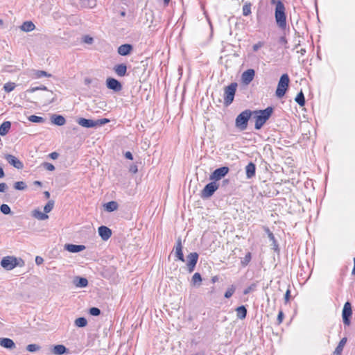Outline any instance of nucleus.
Masks as SVG:
<instances>
[{
    "label": "nucleus",
    "instance_id": "864d4df0",
    "mask_svg": "<svg viewBox=\"0 0 355 355\" xmlns=\"http://www.w3.org/2000/svg\"><path fill=\"white\" fill-rule=\"evenodd\" d=\"M129 171L134 174L136 173L138 171L137 166L136 164L130 165Z\"/></svg>",
    "mask_w": 355,
    "mask_h": 355
},
{
    "label": "nucleus",
    "instance_id": "7ed1b4c3",
    "mask_svg": "<svg viewBox=\"0 0 355 355\" xmlns=\"http://www.w3.org/2000/svg\"><path fill=\"white\" fill-rule=\"evenodd\" d=\"M252 114V111L250 110H245L241 112L235 119V126L241 131L245 130Z\"/></svg>",
    "mask_w": 355,
    "mask_h": 355
},
{
    "label": "nucleus",
    "instance_id": "0e129e2a",
    "mask_svg": "<svg viewBox=\"0 0 355 355\" xmlns=\"http://www.w3.org/2000/svg\"><path fill=\"white\" fill-rule=\"evenodd\" d=\"M280 3H283L281 0H270V3L272 5H275L277 7V4Z\"/></svg>",
    "mask_w": 355,
    "mask_h": 355
},
{
    "label": "nucleus",
    "instance_id": "a878e982",
    "mask_svg": "<svg viewBox=\"0 0 355 355\" xmlns=\"http://www.w3.org/2000/svg\"><path fill=\"white\" fill-rule=\"evenodd\" d=\"M265 230H266V233L268 234V236L270 241L272 242V243L270 245L272 246V248L275 251H278L279 250V247H278V244H277V241H276V239L275 238L274 234H272V232H271L270 231V230L268 227H266Z\"/></svg>",
    "mask_w": 355,
    "mask_h": 355
},
{
    "label": "nucleus",
    "instance_id": "09e8293b",
    "mask_svg": "<svg viewBox=\"0 0 355 355\" xmlns=\"http://www.w3.org/2000/svg\"><path fill=\"white\" fill-rule=\"evenodd\" d=\"M42 166L44 169L47 171H52L55 170V166L51 163L49 162H44L42 163Z\"/></svg>",
    "mask_w": 355,
    "mask_h": 355
},
{
    "label": "nucleus",
    "instance_id": "ddd939ff",
    "mask_svg": "<svg viewBox=\"0 0 355 355\" xmlns=\"http://www.w3.org/2000/svg\"><path fill=\"white\" fill-rule=\"evenodd\" d=\"M255 71L252 69L245 71L241 75L242 83L245 85L250 84L254 79Z\"/></svg>",
    "mask_w": 355,
    "mask_h": 355
},
{
    "label": "nucleus",
    "instance_id": "9d476101",
    "mask_svg": "<svg viewBox=\"0 0 355 355\" xmlns=\"http://www.w3.org/2000/svg\"><path fill=\"white\" fill-rule=\"evenodd\" d=\"M218 185L216 182H211L205 185L202 191V197L209 198L217 190Z\"/></svg>",
    "mask_w": 355,
    "mask_h": 355
},
{
    "label": "nucleus",
    "instance_id": "1a4fd4ad",
    "mask_svg": "<svg viewBox=\"0 0 355 355\" xmlns=\"http://www.w3.org/2000/svg\"><path fill=\"white\" fill-rule=\"evenodd\" d=\"M230 168L227 166H222L216 168L210 175V180L218 181L224 178L228 173Z\"/></svg>",
    "mask_w": 355,
    "mask_h": 355
},
{
    "label": "nucleus",
    "instance_id": "4468645a",
    "mask_svg": "<svg viewBox=\"0 0 355 355\" xmlns=\"http://www.w3.org/2000/svg\"><path fill=\"white\" fill-rule=\"evenodd\" d=\"M175 254L177 259L181 261H184V257L182 252V243L181 238H178L174 247Z\"/></svg>",
    "mask_w": 355,
    "mask_h": 355
},
{
    "label": "nucleus",
    "instance_id": "20e7f679",
    "mask_svg": "<svg viewBox=\"0 0 355 355\" xmlns=\"http://www.w3.org/2000/svg\"><path fill=\"white\" fill-rule=\"evenodd\" d=\"M24 261L21 258L17 259L13 256H7L3 257L1 261V266L7 270H11L16 266H22Z\"/></svg>",
    "mask_w": 355,
    "mask_h": 355
},
{
    "label": "nucleus",
    "instance_id": "2eb2a0df",
    "mask_svg": "<svg viewBox=\"0 0 355 355\" xmlns=\"http://www.w3.org/2000/svg\"><path fill=\"white\" fill-rule=\"evenodd\" d=\"M6 159L8 162L17 169H22L24 167L23 163L15 156L12 155H6Z\"/></svg>",
    "mask_w": 355,
    "mask_h": 355
},
{
    "label": "nucleus",
    "instance_id": "de8ad7c7",
    "mask_svg": "<svg viewBox=\"0 0 355 355\" xmlns=\"http://www.w3.org/2000/svg\"><path fill=\"white\" fill-rule=\"evenodd\" d=\"M82 41L85 44H92L94 42V38L88 35H86L83 37Z\"/></svg>",
    "mask_w": 355,
    "mask_h": 355
},
{
    "label": "nucleus",
    "instance_id": "774afa93",
    "mask_svg": "<svg viewBox=\"0 0 355 355\" xmlns=\"http://www.w3.org/2000/svg\"><path fill=\"white\" fill-rule=\"evenodd\" d=\"M92 82V80L90 78H85V85H89Z\"/></svg>",
    "mask_w": 355,
    "mask_h": 355
},
{
    "label": "nucleus",
    "instance_id": "0eeeda50",
    "mask_svg": "<svg viewBox=\"0 0 355 355\" xmlns=\"http://www.w3.org/2000/svg\"><path fill=\"white\" fill-rule=\"evenodd\" d=\"M237 87L236 83H232L230 85L225 87L224 89V105L227 107L234 101Z\"/></svg>",
    "mask_w": 355,
    "mask_h": 355
},
{
    "label": "nucleus",
    "instance_id": "dca6fc26",
    "mask_svg": "<svg viewBox=\"0 0 355 355\" xmlns=\"http://www.w3.org/2000/svg\"><path fill=\"white\" fill-rule=\"evenodd\" d=\"M98 234L103 241L108 240L112 236V230L104 225H101L98 230Z\"/></svg>",
    "mask_w": 355,
    "mask_h": 355
},
{
    "label": "nucleus",
    "instance_id": "5fc2aeb1",
    "mask_svg": "<svg viewBox=\"0 0 355 355\" xmlns=\"http://www.w3.org/2000/svg\"><path fill=\"white\" fill-rule=\"evenodd\" d=\"M283 319H284V313L282 311H280L278 313L277 318V322L279 324L282 322Z\"/></svg>",
    "mask_w": 355,
    "mask_h": 355
},
{
    "label": "nucleus",
    "instance_id": "2f4dec72",
    "mask_svg": "<svg viewBox=\"0 0 355 355\" xmlns=\"http://www.w3.org/2000/svg\"><path fill=\"white\" fill-rule=\"evenodd\" d=\"M295 102L300 106L303 107L305 105V98L302 91H300L295 98Z\"/></svg>",
    "mask_w": 355,
    "mask_h": 355
},
{
    "label": "nucleus",
    "instance_id": "a211bd4d",
    "mask_svg": "<svg viewBox=\"0 0 355 355\" xmlns=\"http://www.w3.org/2000/svg\"><path fill=\"white\" fill-rule=\"evenodd\" d=\"M51 353L54 355H63L69 353V349L64 345H56L53 346Z\"/></svg>",
    "mask_w": 355,
    "mask_h": 355
},
{
    "label": "nucleus",
    "instance_id": "b1692460",
    "mask_svg": "<svg viewBox=\"0 0 355 355\" xmlns=\"http://www.w3.org/2000/svg\"><path fill=\"white\" fill-rule=\"evenodd\" d=\"M103 207L105 211L112 212L118 209L119 205L116 201H109L108 202L103 204Z\"/></svg>",
    "mask_w": 355,
    "mask_h": 355
},
{
    "label": "nucleus",
    "instance_id": "c03bdc74",
    "mask_svg": "<svg viewBox=\"0 0 355 355\" xmlns=\"http://www.w3.org/2000/svg\"><path fill=\"white\" fill-rule=\"evenodd\" d=\"M0 210L4 214H9L11 212L10 207L6 204L1 205Z\"/></svg>",
    "mask_w": 355,
    "mask_h": 355
},
{
    "label": "nucleus",
    "instance_id": "603ef678",
    "mask_svg": "<svg viewBox=\"0 0 355 355\" xmlns=\"http://www.w3.org/2000/svg\"><path fill=\"white\" fill-rule=\"evenodd\" d=\"M263 46V42H259L257 44H254L252 46V49L254 52L257 51L261 47Z\"/></svg>",
    "mask_w": 355,
    "mask_h": 355
},
{
    "label": "nucleus",
    "instance_id": "c85d7f7f",
    "mask_svg": "<svg viewBox=\"0 0 355 355\" xmlns=\"http://www.w3.org/2000/svg\"><path fill=\"white\" fill-rule=\"evenodd\" d=\"M347 340V338L346 337L343 338L340 340L338 346L336 347V349L333 353V355H341L342 352L343 350V347H344L345 345L346 344Z\"/></svg>",
    "mask_w": 355,
    "mask_h": 355
},
{
    "label": "nucleus",
    "instance_id": "4d7b16f0",
    "mask_svg": "<svg viewBox=\"0 0 355 355\" xmlns=\"http://www.w3.org/2000/svg\"><path fill=\"white\" fill-rule=\"evenodd\" d=\"M290 297H291V291H290V289H288L286 291V293H285V295H284V301H285L286 303H287L289 301Z\"/></svg>",
    "mask_w": 355,
    "mask_h": 355
},
{
    "label": "nucleus",
    "instance_id": "c756f323",
    "mask_svg": "<svg viewBox=\"0 0 355 355\" xmlns=\"http://www.w3.org/2000/svg\"><path fill=\"white\" fill-rule=\"evenodd\" d=\"M20 28L24 32H30L35 28V26L31 21H26L20 26Z\"/></svg>",
    "mask_w": 355,
    "mask_h": 355
},
{
    "label": "nucleus",
    "instance_id": "5701e85b",
    "mask_svg": "<svg viewBox=\"0 0 355 355\" xmlns=\"http://www.w3.org/2000/svg\"><path fill=\"white\" fill-rule=\"evenodd\" d=\"M51 122L58 126H62L66 123L65 118L62 115L53 114L51 118Z\"/></svg>",
    "mask_w": 355,
    "mask_h": 355
},
{
    "label": "nucleus",
    "instance_id": "423d86ee",
    "mask_svg": "<svg viewBox=\"0 0 355 355\" xmlns=\"http://www.w3.org/2000/svg\"><path fill=\"white\" fill-rule=\"evenodd\" d=\"M290 83L289 76L287 73H284L281 76L278 82L277 87L275 92V95L277 98H282L288 88Z\"/></svg>",
    "mask_w": 355,
    "mask_h": 355
},
{
    "label": "nucleus",
    "instance_id": "473e14b6",
    "mask_svg": "<svg viewBox=\"0 0 355 355\" xmlns=\"http://www.w3.org/2000/svg\"><path fill=\"white\" fill-rule=\"evenodd\" d=\"M202 277L199 272H196L191 279V283L194 286H200L202 282Z\"/></svg>",
    "mask_w": 355,
    "mask_h": 355
},
{
    "label": "nucleus",
    "instance_id": "680f3d73",
    "mask_svg": "<svg viewBox=\"0 0 355 355\" xmlns=\"http://www.w3.org/2000/svg\"><path fill=\"white\" fill-rule=\"evenodd\" d=\"M279 42L283 44H287V40L285 36H282L279 39Z\"/></svg>",
    "mask_w": 355,
    "mask_h": 355
},
{
    "label": "nucleus",
    "instance_id": "aec40b11",
    "mask_svg": "<svg viewBox=\"0 0 355 355\" xmlns=\"http://www.w3.org/2000/svg\"><path fill=\"white\" fill-rule=\"evenodd\" d=\"M77 123L84 128H90L96 127L95 120L92 119L79 118L77 120Z\"/></svg>",
    "mask_w": 355,
    "mask_h": 355
},
{
    "label": "nucleus",
    "instance_id": "f3484780",
    "mask_svg": "<svg viewBox=\"0 0 355 355\" xmlns=\"http://www.w3.org/2000/svg\"><path fill=\"white\" fill-rule=\"evenodd\" d=\"M133 51V46L130 44H124L119 46L117 49V53L122 56H126Z\"/></svg>",
    "mask_w": 355,
    "mask_h": 355
},
{
    "label": "nucleus",
    "instance_id": "393cba45",
    "mask_svg": "<svg viewBox=\"0 0 355 355\" xmlns=\"http://www.w3.org/2000/svg\"><path fill=\"white\" fill-rule=\"evenodd\" d=\"M256 166L254 163L250 162L245 166V173L248 178H252L255 175Z\"/></svg>",
    "mask_w": 355,
    "mask_h": 355
},
{
    "label": "nucleus",
    "instance_id": "37998d69",
    "mask_svg": "<svg viewBox=\"0 0 355 355\" xmlns=\"http://www.w3.org/2000/svg\"><path fill=\"white\" fill-rule=\"evenodd\" d=\"M110 122V120L106 118L95 120L96 127L101 126Z\"/></svg>",
    "mask_w": 355,
    "mask_h": 355
},
{
    "label": "nucleus",
    "instance_id": "bf43d9fd",
    "mask_svg": "<svg viewBox=\"0 0 355 355\" xmlns=\"http://www.w3.org/2000/svg\"><path fill=\"white\" fill-rule=\"evenodd\" d=\"M125 157L128 159L132 160L133 159V155L131 152L127 151L125 153Z\"/></svg>",
    "mask_w": 355,
    "mask_h": 355
},
{
    "label": "nucleus",
    "instance_id": "39448f33",
    "mask_svg": "<svg viewBox=\"0 0 355 355\" xmlns=\"http://www.w3.org/2000/svg\"><path fill=\"white\" fill-rule=\"evenodd\" d=\"M53 207L54 201H48L44 207V212L39 208L35 209L31 211V216L39 220H45L49 218L47 214L53 209Z\"/></svg>",
    "mask_w": 355,
    "mask_h": 355
},
{
    "label": "nucleus",
    "instance_id": "6ab92c4d",
    "mask_svg": "<svg viewBox=\"0 0 355 355\" xmlns=\"http://www.w3.org/2000/svg\"><path fill=\"white\" fill-rule=\"evenodd\" d=\"M0 345L8 349H13L16 347L14 341L8 338H0Z\"/></svg>",
    "mask_w": 355,
    "mask_h": 355
},
{
    "label": "nucleus",
    "instance_id": "4c0bfd02",
    "mask_svg": "<svg viewBox=\"0 0 355 355\" xmlns=\"http://www.w3.org/2000/svg\"><path fill=\"white\" fill-rule=\"evenodd\" d=\"M37 90H45V91H47L49 93H50L51 95L53 94V92L52 91H49L48 90L47 87L44 85H41V86H39V87H31L30 89H28L27 90L28 92H30V93H33Z\"/></svg>",
    "mask_w": 355,
    "mask_h": 355
},
{
    "label": "nucleus",
    "instance_id": "f03ea898",
    "mask_svg": "<svg viewBox=\"0 0 355 355\" xmlns=\"http://www.w3.org/2000/svg\"><path fill=\"white\" fill-rule=\"evenodd\" d=\"M275 19L277 27L282 31L286 30L287 27V16L284 3L279 2L277 7L275 8Z\"/></svg>",
    "mask_w": 355,
    "mask_h": 355
},
{
    "label": "nucleus",
    "instance_id": "412c9836",
    "mask_svg": "<svg viewBox=\"0 0 355 355\" xmlns=\"http://www.w3.org/2000/svg\"><path fill=\"white\" fill-rule=\"evenodd\" d=\"M64 249L70 252L77 253L85 249L83 245L66 244Z\"/></svg>",
    "mask_w": 355,
    "mask_h": 355
},
{
    "label": "nucleus",
    "instance_id": "e2e57ef3",
    "mask_svg": "<svg viewBox=\"0 0 355 355\" xmlns=\"http://www.w3.org/2000/svg\"><path fill=\"white\" fill-rule=\"evenodd\" d=\"M58 156H59V154L56 152H53L49 154V157L53 159H57L58 157Z\"/></svg>",
    "mask_w": 355,
    "mask_h": 355
},
{
    "label": "nucleus",
    "instance_id": "8fccbe9b",
    "mask_svg": "<svg viewBox=\"0 0 355 355\" xmlns=\"http://www.w3.org/2000/svg\"><path fill=\"white\" fill-rule=\"evenodd\" d=\"M250 260H251V253L248 252L245 254V257L243 258V260L241 261V263H242L243 266H247L248 264V263L250 261Z\"/></svg>",
    "mask_w": 355,
    "mask_h": 355
},
{
    "label": "nucleus",
    "instance_id": "c9c22d12",
    "mask_svg": "<svg viewBox=\"0 0 355 355\" xmlns=\"http://www.w3.org/2000/svg\"><path fill=\"white\" fill-rule=\"evenodd\" d=\"M252 4L250 2H246L243 6V16H248L251 14Z\"/></svg>",
    "mask_w": 355,
    "mask_h": 355
},
{
    "label": "nucleus",
    "instance_id": "ea45409f",
    "mask_svg": "<svg viewBox=\"0 0 355 355\" xmlns=\"http://www.w3.org/2000/svg\"><path fill=\"white\" fill-rule=\"evenodd\" d=\"M41 349V347L37 344H30L26 346V350L29 352H36Z\"/></svg>",
    "mask_w": 355,
    "mask_h": 355
},
{
    "label": "nucleus",
    "instance_id": "a18cd8bd",
    "mask_svg": "<svg viewBox=\"0 0 355 355\" xmlns=\"http://www.w3.org/2000/svg\"><path fill=\"white\" fill-rule=\"evenodd\" d=\"M89 313L93 316H98L101 314V310L97 307H92L89 309Z\"/></svg>",
    "mask_w": 355,
    "mask_h": 355
},
{
    "label": "nucleus",
    "instance_id": "69168bd1",
    "mask_svg": "<svg viewBox=\"0 0 355 355\" xmlns=\"http://www.w3.org/2000/svg\"><path fill=\"white\" fill-rule=\"evenodd\" d=\"M211 281L213 284L216 283L218 281V277L217 275L212 277Z\"/></svg>",
    "mask_w": 355,
    "mask_h": 355
},
{
    "label": "nucleus",
    "instance_id": "052dcab7",
    "mask_svg": "<svg viewBox=\"0 0 355 355\" xmlns=\"http://www.w3.org/2000/svg\"><path fill=\"white\" fill-rule=\"evenodd\" d=\"M44 259L42 257L37 256L35 258V263L37 265H40L43 263Z\"/></svg>",
    "mask_w": 355,
    "mask_h": 355
},
{
    "label": "nucleus",
    "instance_id": "338daca9",
    "mask_svg": "<svg viewBox=\"0 0 355 355\" xmlns=\"http://www.w3.org/2000/svg\"><path fill=\"white\" fill-rule=\"evenodd\" d=\"M5 176V173L3 168L0 167V178H3Z\"/></svg>",
    "mask_w": 355,
    "mask_h": 355
},
{
    "label": "nucleus",
    "instance_id": "4be33fe9",
    "mask_svg": "<svg viewBox=\"0 0 355 355\" xmlns=\"http://www.w3.org/2000/svg\"><path fill=\"white\" fill-rule=\"evenodd\" d=\"M113 69L114 72L120 77L125 76L127 73V66L123 63L115 65Z\"/></svg>",
    "mask_w": 355,
    "mask_h": 355
},
{
    "label": "nucleus",
    "instance_id": "cd10ccee",
    "mask_svg": "<svg viewBox=\"0 0 355 355\" xmlns=\"http://www.w3.org/2000/svg\"><path fill=\"white\" fill-rule=\"evenodd\" d=\"M11 128V122L6 121L0 125V135L1 136L6 135Z\"/></svg>",
    "mask_w": 355,
    "mask_h": 355
},
{
    "label": "nucleus",
    "instance_id": "49530a36",
    "mask_svg": "<svg viewBox=\"0 0 355 355\" xmlns=\"http://www.w3.org/2000/svg\"><path fill=\"white\" fill-rule=\"evenodd\" d=\"M256 287H257L256 284H252L250 286H249L248 287H247L246 288L244 289L243 294L244 295L249 294L250 292L254 291L256 289Z\"/></svg>",
    "mask_w": 355,
    "mask_h": 355
},
{
    "label": "nucleus",
    "instance_id": "3c124183",
    "mask_svg": "<svg viewBox=\"0 0 355 355\" xmlns=\"http://www.w3.org/2000/svg\"><path fill=\"white\" fill-rule=\"evenodd\" d=\"M55 99H56L55 96L51 98L49 96H46V100L44 102V105H49V104L53 103L55 101Z\"/></svg>",
    "mask_w": 355,
    "mask_h": 355
},
{
    "label": "nucleus",
    "instance_id": "6e6d98bb",
    "mask_svg": "<svg viewBox=\"0 0 355 355\" xmlns=\"http://www.w3.org/2000/svg\"><path fill=\"white\" fill-rule=\"evenodd\" d=\"M263 17V14L261 12L258 10L257 12V21L258 23H260L262 21Z\"/></svg>",
    "mask_w": 355,
    "mask_h": 355
},
{
    "label": "nucleus",
    "instance_id": "bb28decb",
    "mask_svg": "<svg viewBox=\"0 0 355 355\" xmlns=\"http://www.w3.org/2000/svg\"><path fill=\"white\" fill-rule=\"evenodd\" d=\"M73 284L76 287L85 288L88 285V281L86 278L82 277H76Z\"/></svg>",
    "mask_w": 355,
    "mask_h": 355
},
{
    "label": "nucleus",
    "instance_id": "7c9ffc66",
    "mask_svg": "<svg viewBox=\"0 0 355 355\" xmlns=\"http://www.w3.org/2000/svg\"><path fill=\"white\" fill-rule=\"evenodd\" d=\"M236 316L239 319L243 320L246 318L247 309L245 306L241 305L236 309Z\"/></svg>",
    "mask_w": 355,
    "mask_h": 355
},
{
    "label": "nucleus",
    "instance_id": "72a5a7b5",
    "mask_svg": "<svg viewBox=\"0 0 355 355\" xmlns=\"http://www.w3.org/2000/svg\"><path fill=\"white\" fill-rule=\"evenodd\" d=\"M29 121L37 123H42L45 121V119L42 116H38L36 115H31L28 117Z\"/></svg>",
    "mask_w": 355,
    "mask_h": 355
},
{
    "label": "nucleus",
    "instance_id": "79ce46f5",
    "mask_svg": "<svg viewBox=\"0 0 355 355\" xmlns=\"http://www.w3.org/2000/svg\"><path fill=\"white\" fill-rule=\"evenodd\" d=\"M15 88L14 83H7L3 85V89L6 92H10Z\"/></svg>",
    "mask_w": 355,
    "mask_h": 355
},
{
    "label": "nucleus",
    "instance_id": "a19ab883",
    "mask_svg": "<svg viewBox=\"0 0 355 355\" xmlns=\"http://www.w3.org/2000/svg\"><path fill=\"white\" fill-rule=\"evenodd\" d=\"M14 188L17 190H24L26 188V184L23 181L16 182L14 184Z\"/></svg>",
    "mask_w": 355,
    "mask_h": 355
},
{
    "label": "nucleus",
    "instance_id": "e433bc0d",
    "mask_svg": "<svg viewBox=\"0 0 355 355\" xmlns=\"http://www.w3.org/2000/svg\"><path fill=\"white\" fill-rule=\"evenodd\" d=\"M34 76L36 78H41L44 76H46V77H51L52 75L50 74V73H48L46 71H42V70H36L34 71Z\"/></svg>",
    "mask_w": 355,
    "mask_h": 355
},
{
    "label": "nucleus",
    "instance_id": "f8f14e48",
    "mask_svg": "<svg viewBox=\"0 0 355 355\" xmlns=\"http://www.w3.org/2000/svg\"><path fill=\"white\" fill-rule=\"evenodd\" d=\"M106 86L108 89L115 92H120L122 89V85L120 81L114 78H107L106 80Z\"/></svg>",
    "mask_w": 355,
    "mask_h": 355
},
{
    "label": "nucleus",
    "instance_id": "6e6552de",
    "mask_svg": "<svg viewBox=\"0 0 355 355\" xmlns=\"http://www.w3.org/2000/svg\"><path fill=\"white\" fill-rule=\"evenodd\" d=\"M352 309L351 303L349 302H346L344 304L342 311L343 321L345 325L349 326L350 324V318L352 317Z\"/></svg>",
    "mask_w": 355,
    "mask_h": 355
},
{
    "label": "nucleus",
    "instance_id": "58836bf2",
    "mask_svg": "<svg viewBox=\"0 0 355 355\" xmlns=\"http://www.w3.org/2000/svg\"><path fill=\"white\" fill-rule=\"evenodd\" d=\"M235 291L236 286L234 285H231L225 293L224 297L227 299L230 298L234 293Z\"/></svg>",
    "mask_w": 355,
    "mask_h": 355
},
{
    "label": "nucleus",
    "instance_id": "f704fd0d",
    "mask_svg": "<svg viewBox=\"0 0 355 355\" xmlns=\"http://www.w3.org/2000/svg\"><path fill=\"white\" fill-rule=\"evenodd\" d=\"M87 324L85 318L80 317L75 320V325L78 327H85Z\"/></svg>",
    "mask_w": 355,
    "mask_h": 355
},
{
    "label": "nucleus",
    "instance_id": "9b49d317",
    "mask_svg": "<svg viewBox=\"0 0 355 355\" xmlns=\"http://www.w3.org/2000/svg\"><path fill=\"white\" fill-rule=\"evenodd\" d=\"M187 258V269H188L189 272L191 273L194 270L196 263L198 262V254L197 252H191L190 254H188Z\"/></svg>",
    "mask_w": 355,
    "mask_h": 355
},
{
    "label": "nucleus",
    "instance_id": "13d9d810",
    "mask_svg": "<svg viewBox=\"0 0 355 355\" xmlns=\"http://www.w3.org/2000/svg\"><path fill=\"white\" fill-rule=\"evenodd\" d=\"M7 188H8V186L6 183H4V182L0 183V192H1V193L5 192L6 190L7 189Z\"/></svg>",
    "mask_w": 355,
    "mask_h": 355
},
{
    "label": "nucleus",
    "instance_id": "f257e3e1",
    "mask_svg": "<svg viewBox=\"0 0 355 355\" xmlns=\"http://www.w3.org/2000/svg\"><path fill=\"white\" fill-rule=\"evenodd\" d=\"M273 107L269 106L264 110H259L252 112L255 114L254 128L260 130L273 113Z\"/></svg>",
    "mask_w": 355,
    "mask_h": 355
}]
</instances>
